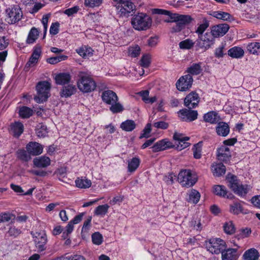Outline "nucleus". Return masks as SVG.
<instances>
[{"mask_svg":"<svg viewBox=\"0 0 260 260\" xmlns=\"http://www.w3.org/2000/svg\"><path fill=\"white\" fill-rule=\"evenodd\" d=\"M189 137L184 136L183 135L175 133L173 136V139L175 141V144L167 139H165L159 141L162 142V150L175 147L178 150H182L190 146V144L187 141L189 140Z\"/></svg>","mask_w":260,"mask_h":260,"instance_id":"1","label":"nucleus"},{"mask_svg":"<svg viewBox=\"0 0 260 260\" xmlns=\"http://www.w3.org/2000/svg\"><path fill=\"white\" fill-rule=\"evenodd\" d=\"M131 23L134 29L145 31L151 27L152 19L150 16L146 13H138L132 17Z\"/></svg>","mask_w":260,"mask_h":260,"instance_id":"2","label":"nucleus"},{"mask_svg":"<svg viewBox=\"0 0 260 260\" xmlns=\"http://www.w3.org/2000/svg\"><path fill=\"white\" fill-rule=\"evenodd\" d=\"M78 77L77 85L78 89L81 92L89 93L95 89L96 82L87 72H80Z\"/></svg>","mask_w":260,"mask_h":260,"instance_id":"3","label":"nucleus"},{"mask_svg":"<svg viewBox=\"0 0 260 260\" xmlns=\"http://www.w3.org/2000/svg\"><path fill=\"white\" fill-rule=\"evenodd\" d=\"M114 3L117 14L119 17H127L135 10V6L132 0H112Z\"/></svg>","mask_w":260,"mask_h":260,"instance_id":"4","label":"nucleus"},{"mask_svg":"<svg viewBox=\"0 0 260 260\" xmlns=\"http://www.w3.org/2000/svg\"><path fill=\"white\" fill-rule=\"evenodd\" d=\"M227 180L229 182L228 186L237 194L240 197L245 196L251 189V186L248 185H243L240 183L237 177L234 175L228 176Z\"/></svg>","mask_w":260,"mask_h":260,"instance_id":"5","label":"nucleus"},{"mask_svg":"<svg viewBox=\"0 0 260 260\" xmlns=\"http://www.w3.org/2000/svg\"><path fill=\"white\" fill-rule=\"evenodd\" d=\"M192 20V18L189 15L173 13V15H171V20L166 21L167 22H176L175 26L172 28V31L179 32L184 28L186 25L190 23Z\"/></svg>","mask_w":260,"mask_h":260,"instance_id":"6","label":"nucleus"},{"mask_svg":"<svg viewBox=\"0 0 260 260\" xmlns=\"http://www.w3.org/2000/svg\"><path fill=\"white\" fill-rule=\"evenodd\" d=\"M50 88L49 82L46 81L39 82L36 85L37 93L34 98L35 101L38 103L46 101L49 96Z\"/></svg>","mask_w":260,"mask_h":260,"instance_id":"7","label":"nucleus"},{"mask_svg":"<svg viewBox=\"0 0 260 260\" xmlns=\"http://www.w3.org/2000/svg\"><path fill=\"white\" fill-rule=\"evenodd\" d=\"M178 180L182 186L188 187L192 186L196 183L197 178L190 170H185L179 172Z\"/></svg>","mask_w":260,"mask_h":260,"instance_id":"8","label":"nucleus"},{"mask_svg":"<svg viewBox=\"0 0 260 260\" xmlns=\"http://www.w3.org/2000/svg\"><path fill=\"white\" fill-rule=\"evenodd\" d=\"M214 38L211 32H206L204 34L198 36L196 46L198 49L206 51L214 44Z\"/></svg>","mask_w":260,"mask_h":260,"instance_id":"9","label":"nucleus"},{"mask_svg":"<svg viewBox=\"0 0 260 260\" xmlns=\"http://www.w3.org/2000/svg\"><path fill=\"white\" fill-rule=\"evenodd\" d=\"M6 21L10 24H14L21 20L22 12L18 6L7 8L6 11Z\"/></svg>","mask_w":260,"mask_h":260,"instance_id":"10","label":"nucleus"},{"mask_svg":"<svg viewBox=\"0 0 260 260\" xmlns=\"http://www.w3.org/2000/svg\"><path fill=\"white\" fill-rule=\"evenodd\" d=\"M35 244L36 248L38 252H42L46 248V243L47 242V235L43 231L31 232Z\"/></svg>","mask_w":260,"mask_h":260,"instance_id":"11","label":"nucleus"},{"mask_svg":"<svg viewBox=\"0 0 260 260\" xmlns=\"http://www.w3.org/2000/svg\"><path fill=\"white\" fill-rule=\"evenodd\" d=\"M207 250L212 254H218L221 253L225 247V242L219 238H212L207 243Z\"/></svg>","mask_w":260,"mask_h":260,"instance_id":"12","label":"nucleus"},{"mask_svg":"<svg viewBox=\"0 0 260 260\" xmlns=\"http://www.w3.org/2000/svg\"><path fill=\"white\" fill-rule=\"evenodd\" d=\"M193 82V78L190 74L181 76L176 83L178 90L185 91L191 88Z\"/></svg>","mask_w":260,"mask_h":260,"instance_id":"13","label":"nucleus"},{"mask_svg":"<svg viewBox=\"0 0 260 260\" xmlns=\"http://www.w3.org/2000/svg\"><path fill=\"white\" fill-rule=\"evenodd\" d=\"M229 26L225 23L215 25L211 27V34L214 38L223 36L229 30Z\"/></svg>","mask_w":260,"mask_h":260,"instance_id":"14","label":"nucleus"},{"mask_svg":"<svg viewBox=\"0 0 260 260\" xmlns=\"http://www.w3.org/2000/svg\"><path fill=\"white\" fill-rule=\"evenodd\" d=\"M198 115V112L196 110L184 109L178 112L179 117L183 121H193L197 118Z\"/></svg>","mask_w":260,"mask_h":260,"instance_id":"15","label":"nucleus"},{"mask_svg":"<svg viewBox=\"0 0 260 260\" xmlns=\"http://www.w3.org/2000/svg\"><path fill=\"white\" fill-rule=\"evenodd\" d=\"M199 103V96L194 92L188 94L184 99V105L189 109H193L198 106Z\"/></svg>","mask_w":260,"mask_h":260,"instance_id":"16","label":"nucleus"},{"mask_svg":"<svg viewBox=\"0 0 260 260\" xmlns=\"http://www.w3.org/2000/svg\"><path fill=\"white\" fill-rule=\"evenodd\" d=\"M26 149L30 155L37 156L43 152V147L38 142H30L26 145Z\"/></svg>","mask_w":260,"mask_h":260,"instance_id":"17","label":"nucleus"},{"mask_svg":"<svg viewBox=\"0 0 260 260\" xmlns=\"http://www.w3.org/2000/svg\"><path fill=\"white\" fill-rule=\"evenodd\" d=\"M217 158L218 160L226 162L231 157L230 149L226 146H222L217 149Z\"/></svg>","mask_w":260,"mask_h":260,"instance_id":"18","label":"nucleus"},{"mask_svg":"<svg viewBox=\"0 0 260 260\" xmlns=\"http://www.w3.org/2000/svg\"><path fill=\"white\" fill-rule=\"evenodd\" d=\"M103 101L107 104H114L118 101L116 94L112 90L104 91L102 95Z\"/></svg>","mask_w":260,"mask_h":260,"instance_id":"19","label":"nucleus"},{"mask_svg":"<svg viewBox=\"0 0 260 260\" xmlns=\"http://www.w3.org/2000/svg\"><path fill=\"white\" fill-rule=\"evenodd\" d=\"M203 119L205 122L211 124H215L221 120V118L218 113L214 111L205 113L203 116Z\"/></svg>","mask_w":260,"mask_h":260,"instance_id":"20","label":"nucleus"},{"mask_svg":"<svg viewBox=\"0 0 260 260\" xmlns=\"http://www.w3.org/2000/svg\"><path fill=\"white\" fill-rule=\"evenodd\" d=\"M245 204L244 202L242 201L234 202L230 205V212L234 215H238L240 213H243L244 210L243 204Z\"/></svg>","mask_w":260,"mask_h":260,"instance_id":"21","label":"nucleus"},{"mask_svg":"<svg viewBox=\"0 0 260 260\" xmlns=\"http://www.w3.org/2000/svg\"><path fill=\"white\" fill-rule=\"evenodd\" d=\"M222 260H236L238 257L237 249L229 248L221 252Z\"/></svg>","mask_w":260,"mask_h":260,"instance_id":"22","label":"nucleus"},{"mask_svg":"<svg viewBox=\"0 0 260 260\" xmlns=\"http://www.w3.org/2000/svg\"><path fill=\"white\" fill-rule=\"evenodd\" d=\"M71 80V76L67 73H61L55 77V82L58 85H65L68 84Z\"/></svg>","mask_w":260,"mask_h":260,"instance_id":"23","label":"nucleus"},{"mask_svg":"<svg viewBox=\"0 0 260 260\" xmlns=\"http://www.w3.org/2000/svg\"><path fill=\"white\" fill-rule=\"evenodd\" d=\"M93 50L89 46L83 45L76 49L77 53L84 59H88L92 56Z\"/></svg>","mask_w":260,"mask_h":260,"instance_id":"24","label":"nucleus"},{"mask_svg":"<svg viewBox=\"0 0 260 260\" xmlns=\"http://www.w3.org/2000/svg\"><path fill=\"white\" fill-rule=\"evenodd\" d=\"M200 192L196 189H191L187 192L186 201L190 203L197 204L200 199Z\"/></svg>","mask_w":260,"mask_h":260,"instance_id":"25","label":"nucleus"},{"mask_svg":"<svg viewBox=\"0 0 260 260\" xmlns=\"http://www.w3.org/2000/svg\"><path fill=\"white\" fill-rule=\"evenodd\" d=\"M34 165L38 168H46L50 165V159L46 156H42L34 159Z\"/></svg>","mask_w":260,"mask_h":260,"instance_id":"26","label":"nucleus"},{"mask_svg":"<svg viewBox=\"0 0 260 260\" xmlns=\"http://www.w3.org/2000/svg\"><path fill=\"white\" fill-rule=\"evenodd\" d=\"M259 254L256 249L254 248L247 250L243 255L244 260H258Z\"/></svg>","mask_w":260,"mask_h":260,"instance_id":"27","label":"nucleus"},{"mask_svg":"<svg viewBox=\"0 0 260 260\" xmlns=\"http://www.w3.org/2000/svg\"><path fill=\"white\" fill-rule=\"evenodd\" d=\"M214 193L220 197L232 199L234 198V196L232 194L230 193L227 194V190L224 186L217 185L214 186Z\"/></svg>","mask_w":260,"mask_h":260,"instance_id":"28","label":"nucleus"},{"mask_svg":"<svg viewBox=\"0 0 260 260\" xmlns=\"http://www.w3.org/2000/svg\"><path fill=\"white\" fill-rule=\"evenodd\" d=\"M76 87L75 85L69 84L64 86L60 92V96L68 98L74 94L76 91Z\"/></svg>","mask_w":260,"mask_h":260,"instance_id":"29","label":"nucleus"},{"mask_svg":"<svg viewBox=\"0 0 260 260\" xmlns=\"http://www.w3.org/2000/svg\"><path fill=\"white\" fill-rule=\"evenodd\" d=\"M211 170L214 176L219 177L224 174L225 167L222 163L213 164Z\"/></svg>","mask_w":260,"mask_h":260,"instance_id":"30","label":"nucleus"},{"mask_svg":"<svg viewBox=\"0 0 260 260\" xmlns=\"http://www.w3.org/2000/svg\"><path fill=\"white\" fill-rule=\"evenodd\" d=\"M41 47L40 46L37 45L34 48L32 55L28 61L29 65L34 64L38 61L41 54Z\"/></svg>","mask_w":260,"mask_h":260,"instance_id":"31","label":"nucleus"},{"mask_svg":"<svg viewBox=\"0 0 260 260\" xmlns=\"http://www.w3.org/2000/svg\"><path fill=\"white\" fill-rule=\"evenodd\" d=\"M244 51L242 48L239 47H234L228 51V54L233 58H239L243 56Z\"/></svg>","mask_w":260,"mask_h":260,"instance_id":"32","label":"nucleus"},{"mask_svg":"<svg viewBox=\"0 0 260 260\" xmlns=\"http://www.w3.org/2000/svg\"><path fill=\"white\" fill-rule=\"evenodd\" d=\"M39 32L38 30L35 27H32L29 31L26 42L27 44H31L36 42L39 37Z\"/></svg>","mask_w":260,"mask_h":260,"instance_id":"33","label":"nucleus"},{"mask_svg":"<svg viewBox=\"0 0 260 260\" xmlns=\"http://www.w3.org/2000/svg\"><path fill=\"white\" fill-rule=\"evenodd\" d=\"M75 184L77 187L80 188H87L91 186V181L86 178H78L75 180Z\"/></svg>","mask_w":260,"mask_h":260,"instance_id":"34","label":"nucleus"},{"mask_svg":"<svg viewBox=\"0 0 260 260\" xmlns=\"http://www.w3.org/2000/svg\"><path fill=\"white\" fill-rule=\"evenodd\" d=\"M141 52L140 47L138 45L135 44L130 46L128 48V56L131 57H137Z\"/></svg>","mask_w":260,"mask_h":260,"instance_id":"35","label":"nucleus"},{"mask_svg":"<svg viewBox=\"0 0 260 260\" xmlns=\"http://www.w3.org/2000/svg\"><path fill=\"white\" fill-rule=\"evenodd\" d=\"M140 160L138 157H133L128 161V171L132 173L135 171L139 166Z\"/></svg>","mask_w":260,"mask_h":260,"instance_id":"36","label":"nucleus"},{"mask_svg":"<svg viewBox=\"0 0 260 260\" xmlns=\"http://www.w3.org/2000/svg\"><path fill=\"white\" fill-rule=\"evenodd\" d=\"M141 96L142 100L146 104H152L156 100V96L149 98V92L148 90H144L139 93Z\"/></svg>","mask_w":260,"mask_h":260,"instance_id":"37","label":"nucleus"},{"mask_svg":"<svg viewBox=\"0 0 260 260\" xmlns=\"http://www.w3.org/2000/svg\"><path fill=\"white\" fill-rule=\"evenodd\" d=\"M201 71V63H193L187 70L188 74H190L191 76L199 75Z\"/></svg>","mask_w":260,"mask_h":260,"instance_id":"38","label":"nucleus"},{"mask_svg":"<svg viewBox=\"0 0 260 260\" xmlns=\"http://www.w3.org/2000/svg\"><path fill=\"white\" fill-rule=\"evenodd\" d=\"M246 48L250 53L257 54L260 53V43L258 42L249 43L247 45Z\"/></svg>","mask_w":260,"mask_h":260,"instance_id":"39","label":"nucleus"},{"mask_svg":"<svg viewBox=\"0 0 260 260\" xmlns=\"http://www.w3.org/2000/svg\"><path fill=\"white\" fill-rule=\"evenodd\" d=\"M212 15L215 18L223 21L230 20L231 18V15L229 13L222 11H214Z\"/></svg>","mask_w":260,"mask_h":260,"instance_id":"40","label":"nucleus"},{"mask_svg":"<svg viewBox=\"0 0 260 260\" xmlns=\"http://www.w3.org/2000/svg\"><path fill=\"white\" fill-rule=\"evenodd\" d=\"M209 26V23L206 19H204L203 20V23L201 24H198L196 29L195 32L198 35V36H200L204 34V32L207 29V28Z\"/></svg>","mask_w":260,"mask_h":260,"instance_id":"41","label":"nucleus"},{"mask_svg":"<svg viewBox=\"0 0 260 260\" xmlns=\"http://www.w3.org/2000/svg\"><path fill=\"white\" fill-rule=\"evenodd\" d=\"M33 114V110L30 108L23 106L20 108L19 114L20 117L23 118H27L30 117Z\"/></svg>","mask_w":260,"mask_h":260,"instance_id":"42","label":"nucleus"},{"mask_svg":"<svg viewBox=\"0 0 260 260\" xmlns=\"http://www.w3.org/2000/svg\"><path fill=\"white\" fill-rule=\"evenodd\" d=\"M109 208V206L107 204L100 205L95 208L94 214L97 216L103 217L107 213Z\"/></svg>","mask_w":260,"mask_h":260,"instance_id":"43","label":"nucleus"},{"mask_svg":"<svg viewBox=\"0 0 260 260\" xmlns=\"http://www.w3.org/2000/svg\"><path fill=\"white\" fill-rule=\"evenodd\" d=\"M202 147V142H200L193 145L192 148V150L193 151L194 158L196 159H199L201 157Z\"/></svg>","mask_w":260,"mask_h":260,"instance_id":"44","label":"nucleus"},{"mask_svg":"<svg viewBox=\"0 0 260 260\" xmlns=\"http://www.w3.org/2000/svg\"><path fill=\"white\" fill-rule=\"evenodd\" d=\"M120 128L122 130H134L136 128V123L132 120H126L121 124Z\"/></svg>","mask_w":260,"mask_h":260,"instance_id":"45","label":"nucleus"},{"mask_svg":"<svg viewBox=\"0 0 260 260\" xmlns=\"http://www.w3.org/2000/svg\"><path fill=\"white\" fill-rule=\"evenodd\" d=\"M17 155L19 159L24 161H28L31 158L30 154L28 153L26 150H18L17 151Z\"/></svg>","mask_w":260,"mask_h":260,"instance_id":"46","label":"nucleus"},{"mask_svg":"<svg viewBox=\"0 0 260 260\" xmlns=\"http://www.w3.org/2000/svg\"><path fill=\"white\" fill-rule=\"evenodd\" d=\"M68 56L66 55H59L48 58L47 62L50 64H54L60 61L66 60Z\"/></svg>","mask_w":260,"mask_h":260,"instance_id":"47","label":"nucleus"},{"mask_svg":"<svg viewBox=\"0 0 260 260\" xmlns=\"http://www.w3.org/2000/svg\"><path fill=\"white\" fill-rule=\"evenodd\" d=\"M223 230L225 233L229 235L233 234L235 231L234 225L232 221L225 223L223 225Z\"/></svg>","mask_w":260,"mask_h":260,"instance_id":"48","label":"nucleus"},{"mask_svg":"<svg viewBox=\"0 0 260 260\" xmlns=\"http://www.w3.org/2000/svg\"><path fill=\"white\" fill-rule=\"evenodd\" d=\"M194 43L190 39H186L179 43V47L181 49H189L194 45Z\"/></svg>","mask_w":260,"mask_h":260,"instance_id":"49","label":"nucleus"},{"mask_svg":"<svg viewBox=\"0 0 260 260\" xmlns=\"http://www.w3.org/2000/svg\"><path fill=\"white\" fill-rule=\"evenodd\" d=\"M7 233L9 234V236L16 238L21 233V231L20 229L17 228L14 226H11Z\"/></svg>","mask_w":260,"mask_h":260,"instance_id":"50","label":"nucleus"},{"mask_svg":"<svg viewBox=\"0 0 260 260\" xmlns=\"http://www.w3.org/2000/svg\"><path fill=\"white\" fill-rule=\"evenodd\" d=\"M103 0H85L84 4L86 7L94 8L100 6Z\"/></svg>","mask_w":260,"mask_h":260,"instance_id":"51","label":"nucleus"},{"mask_svg":"<svg viewBox=\"0 0 260 260\" xmlns=\"http://www.w3.org/2000/svg\"><path fill=\"white\" fill-rule=\"evenodd\" d=\"M92 242L97 245L102 243L103 236L99 232L94 233L91 236Z\"/></svg>","mask_w":260,"mask_h":260,"instance_id":"52","label":"nucleus"},{"mask_svg":"<svg viewBox=\"0 0 260 260\" xmlns=\"http://www.w3.org/2000/svg\"><path fill=\"white\" fill-rule=\"evenodd\" d=\"M111 106L110 108V110L114 113L120 112L123 111V108L122 106L117 102L114 104H110Z\"/></svg>","mask_w":260,"mask_h":260,"instance_id":"53","label":"nucleus"},{"mask_svg":"<svg viewBox=\"0 0 260 260\" xmlns=\"http://www.w3.org/2000/svg\"><path fill=\"white\" fill-rule=\"evenodd\" d=\"M13 215L9 212H3L0 214V223L9 222L12 218Z\"/></svg>","mask_w":260,"mask_h":260,"instance_id":"54","label":"nucleus"},{"mask_svg":"<svg viewBox=\"0 0 260 260\" xmlns=\"http://www.w3.org/2000/svg\"><path fill=\"white\" fill-rule=\"evenodd\" d=\"M74 229V224L70 221L68 224L66 226V229L62 232V237L66 239L67 238L69 234H70Z\"/></svg>","mask_w":260,"mask_h":260,"instance_id":"55","label":"nucleus"},{"mask_svg":"<svg viewBox=\"0 0 260 260\" xmlns=\"http://www.w3.org/2000/svg\"><path fill=\"white\" fill-rule=\"evenodd\" d=\"M91 216H89V217L84 222L83 227L82 228V234L83 233H87L91 227Z\"/></svg>","mask_w":260,"mask_h":260,"instance_id":"56","label":"nucleus"},{"mask_svg":"<svg viewBox=\"0 0 260 260\" xmlns=\"http://www.w3.org/2000/svg\"><path fill=\"white\" fill-rule=\"evenodd\" d=\"M151 57L149 55L146 54L142 56L141 59V65L144 68H147L150 63Z\"/></svg>","mask_w":260,"mask_h":260,"instance_id":"57","label":"nucleus"},{"mask_svg":"<svg viewBox=\"0 0 260 260\" xmlns=\"http://www.w3.org/2000/svg\"><path fill=\"white\" fill-rule=\"evenodd\" d=\"M216 123V130H230L229 123L220 120Z\"/></svg>","mask_w":260,"mask_h":260,"instance_id":"58","label":"nucleus"},{"mask_svg":"<svg viewBox=\"0 0 260 260\" xmlns=\"http://www.w3.org/2000/svg\"><path fill=\"white\" fill-rule=\"evenodd\" d=\"M153 13L154 14L165 15L168 16L170 19H171V15H173V14L169 11L164 10V9H153Z\"/></svg>","mask_w":260,"mask_h":260,"instance_id":"59","label":"nucleus"},{"mask_svg":"<svg viewBox=\"0 0 260 260\" xmlns=\"http://www.w3.org/2000/svg\"><path fill=\"white\" fill-rule=\"evenodd\" d=\"M123 200V197L122 196H117L111 200L109 202L110 204L114 205L116 204H120Z\"/></svg>","mask_w":260,"mask_h":260,"instance_id":"60","label":"nucleus"},{"mask_svg":"<svg viewBox=\"0 0 260 260\" xmlns=\"http://www.w3.org/2000/svg\"><path fill=\"white\" fill-rule=\"evenodd\" d=\"M59 23L57 22L52 23L50 26V33L51 35H56L59 31Z\"/></svg>","mask_w":260,"mask_h":260,"instance_id":"61","label":"nucleus"},{"mask_svg":"<svg viewBox=\"0 0 260 260\" xmlns=\"http://www.w3.org/2000/svg\"><path fill=\"white\" fill-rule=\"evenodd\" d=\"M251 202L255 207L260 209V195L253 197Z\"/></svg>","mask_w":260,"mask_h":260,"instance_id":"62","label":"nucleus"},{"mask_svg":"<svg viewBox=\"0 0 260 260\" xmlns=\"http://www.w3.org/2000/svg\"><path fill=\"white\" fill-rule=\"evenodd\" d=\"M12 130H23V124L20 122H15L11 125Z\"/></svg>","mask_w":260,"mask_h":260,"instance_id":"63","label":"nucleus"},{"mask_svg":"<svg viewBox=\"0 0 260 260\" xmlns=\"http://www.w3.org/2000/svg\"><path fill=\"white\" fill-rule=\"evenodd\" d=\"M190 225L197 231H200L202 229L201 223L200 220L197 221L196 220L192 219L190 222Z\"/></svg>","mask_w":260,"mask_h":260,"instance_id":"64","label":"nucleus"}]
</instances>
